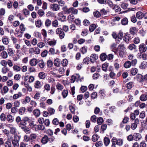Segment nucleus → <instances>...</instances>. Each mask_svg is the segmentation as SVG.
<instances>
[{"label": "nucleus", "mask_w": 147, "mask_h": 147, "mask_svg": "<svg viewBox=\"0 0 147 147\" xmlns=\"http://www.w3.org/2000/svg\"><path fill=\"white\" fill-rule=\"evenodd\" d=\"M34 86L36 88H41L42 85L39 81H36L35 82Z\"/></svg>", "instance_id": "nucleus-20"}, {"label": "nucleus", "mask_w": 147, "mask_h": 147, "mask_svg": "<svg viewBox=\"0 0 147 147\" xmlns=\"http://www.w3.org/2000/svg\"><path fill=\"white\" fill-rule=\"evenodd\" d=\"M68 91L67 90H64L62 92L63 97L64 98H65L67 96Z\"/></svg>", "instance_id": "nucleus-46"}, {"label": "nucleus", "mask_w": 147, "mask_h": 147, "mask_svg": "<svg viewBox=\"0 0 147 147\" xmlns=\"http://www.w3.org/2000/svg\"><path fill=\"white\" fill-rule=\"evenodd\" d=\"M16 31L15 34L17 37L21 38L23 34V32L19 30H16Z\"/></svg>", "instance_id": "nucleus-21"}, {"label": "nucleus", "mask_w": 147, "mask_h": 147, "mask_svg": "<svg viewBox=\"0 0 147 147\" xmlns=\"http://www.w3.org/2000/svg\"><path fill=\"white\" fill-rule=\"evenodd\" d=\"M74 106L72 104L70 105L69 106V109L71 113L74 114H75V109Z\"/></svg>", "instance_id": "nucleus-32"}, {"label": "nucleus", "mask_w": 147, "mask_h": 147, "mask_svg": "<svg viewBox=\"0 0 147 147\" xmlns=\"http://www.w3.org/2000/svg\"><path fill=\"white\" fill-rule=\"evenodd\" d=\"M35 24L36 26L37 27L39 28L42 25V22L41 20H38L35 22Z\"/></svg>", "instance_id": "nucleus-56"}, {"label": "nucleus", "mask_w": 147, "mask_h": 147, "mask_svg": "<svg viewBox=\"0 0 147 147\" xmlns=\"http://www.w3.org/2000/svg\"><path fill=\"white\" fill-rule=\"evenodd\" d=\"M51 8L53 11H59L60 7L59 5L56 3L51 4L50 6Z\"/></svg>", "instance_id": "nucleus-6"}, {"label": "nucleus", "mask_w": 147, "mask_h": 147, "mask_svg": "<svg viewBox=\"0 0 147 147\" xmlns=\"http://www.w3.org/2000/svg\"><path fill=\"white\" fill-rule=\"evenodd\" d=\"M139 51L141 53H143L146 51L147 47L144 43H141L139 46Z\"/></svg>", "instance_id": "nucleus-3"}, {"label": "nucleus", "mask_w": 147, "mask_h": 147, "mask_svg": "<svg viewBox=\"0 0 147 147\" xmlns=\"http://www.w3.org/2000/svg\"><path fill=\"white\" fill-rule=\"evenodd\" d=\"M10 132L11 134H16L17 129L15 127H10Z\"/></svg>", "instance_id": "nucleus-34"}, {"label": "nucleus", "mask_w": 147, "mask_h": 147, "mask_svg": "<svg viewBox=\"0 0 147 147\" xmlns=\"http://www.w3.org/2000/svg\"><path fill=\"white\" fill-rule=\"evenodd\" d=\"M74 18V16L72 14L69 15L67 17V20L69 23H71Z\"/></svg>", "instance_id": "nucleus-19"}, {"label": "nucleus", "mask_w": 147, "mask_h": 147, "mask_svg": "<svg viewBox=\"0 0 147 147\" xmlns=\"http://www.w3.org/2000/svg\"><path fill=\"white\" fill-rule=\"evenodd\" d=\"M38 76L40 79H44L46 77V75L45 73L40 72L38 74Z\"/></svg>", "instance_id": "nucleus-22"}, {"label": "nucleus", "mask_w": 147, "mask_h": 147, "mask_svg": "<svg viewBox=\"0 0 147 147\" xmlns=\"http://www.w3.org/2000/svg\"><path fill=\"white\" fill-rule=\"evenodd\" d=\"M140 39L139 38L135 37L134 38L133 42L136 44H138L140 42Z\"/></svg>", "instance_id": "nucleus-63"}, {"label": "nucleus", "mask_w": 147, "mask_h": 147, "mask_svg": "<svg viewBox=\"0 0 147 147\" xmlns=\"http://www.w3.org/2000/svg\"><path fill=\"white\" fill-rule=\"evenodd\" d=\"M101 14L106 15L108 11L104 8H103L100 11Z\"/></svg>", "instance_id": "nucleus-58"}, {"label": "nucleus", "mask_w": 147, "mask_h": 147, "mask_svg": "<svg viewBox=\"0 0 147 147\" xmlns=\"http://www.w3.org/2000/svg\"><path fill=\"white\" fill-rule=\"evenodd\" d=\"M118 49L119 55L121 57H123L125 53V49L124 45L121 44L119 45L118 47Z\"/></svg>", "instance_id": "nucleus-1"}, {"label": "nucleus", "mask_w": 147, "mask_h": 147, "mask_svg": "<svg viewBox=\"0 0 147 147\" xmlns=\"http://www.w3.org/2000/svg\"><path fill=\"white\" fill-rule=\"evenodd\" d=\"M19 140L15 137L14 139L12 141V144L14 147H18L19 146Z\"/></svg>", "instance_id": "nucleus-9"}, {"label": "nucleus", "mask_w": 147, "mask_h": 147, "mask_svg": "<svg viewBox=\"0 0 147 147\" xmlns=\"http://www.w3.org/2000/svg\"><path fill=\"white\" fill-rule=\"evenodd\" d=\"M51 23V21L49 19L46 20L45 22V25L47 27L50 26Z\"/></svg>", "instance_id": "nucleus-40"}, {"label": "nucleus", "mask_w": 147, "mask_h": 147, "mask_svg": "<svg viewBox=\"0 0 147 147\" xmlns=\"http://www.w3.org/2000/svg\"><path fill=\"white\" fill-rule=\"evenodd\" d=\"M57 89L59 90H62L63 88V86L59 83H58L56 85Z\"/></svg>", "instance_id": "nucleus-52"}, {"label": "nucleus", "mask_w": 147, "mask_h": 147, "mask_svg": "<svg viewBox=\"0 0 147 147\" xmlns=\"http://www.w3.org/2000/svg\"><path fill=\"white\" fill-rule=\"evenodd\" d=\"M93 14L94 16L96 18H99L101 16L100 12L98 11L94 12Z\"/></svg>", "instance_id": "nucleus-53"}, {"label": "nucleus", "mask_w": 147, "mask_h": 147, "mask_svg": "<svg viewBox=\"0 0 147 147\" xmlns=\"http://www.w3.org/2000/svg\"><path fill=\"white\" fill-rule=\"evenodd\" d=\"M57 18L58 20L61 22L65 21L66 16L63 15V11L60 12L58 13Z\"/></svg>", "instance_id": "nucleus-4"}, {"label": "nucleus", "mask_w": 147, "mask_h": 147, "mask_svg": "<svg viewBox=\"0 0 147 147\" xmlns=\"http://www.w3.org/2000/svg\"><path fill=\"white\" fill-rule=\"evenodd\" d=\"M113 9L117 12H120L121 10L119 6L117 5H114Z\"/></svg>", "instance_id": "nucleus-24"}, {"label": "nucleus", "mask_w": 147, "mask_h": 147, "mask_svg": "<svg viewBox=\"0 0 147 147\" xmlns=\"http://www.w3.org/2000/svg\"><path fill=\"white\" fill-rule=\"evenodd\" d=\"M26 109L24 107H21L19 110V113L20 114L23 115Z\"/></svg>", "instance_id": "nucleus-43"}, {"label": "nucleus", "mask_w": 147, "mask_h": 147, "mask_svg": "<svg viewBox=\"0 0 147 147\" xmlns=\"http://www.w3.org/2000/svg\"><path fill=\"white\" fill-rule=\"evenodd\" d=\"M131 39L130 34H127L124 36L123 40L127 43H128Z\"/></svg>", "instance_id": "nucleus-10"}, {"label": "nucleus", "mask_w": 147, "mask_h": 147, "mask_svg": "<svg viewBox=\"0 0 147 147\" xmlns=\"http://www.w3.org/2000/svg\"><path fill=\"white\" fill-rule=\"evenodd\" d=\"M128 23V20L127 19L125 18H123L121 20V23L123 25H126Z\"/></svg>", "instance_id": "nucleus-47"}, {"label": "nucleus", "mask_w": 147, "mask_h": 147, "mask_svg": "<svg viewBox=\"0 0 147 147\" xmlns=\"http://www.w3.org/2000/svg\"><path fill=\"white\" fill-rule=\"evenodd\" d=\"M100 58L102 61H104L107 58V55L105 53H102L100 55Z\"/></svg>", "instance_id": "nucleus-35"}, {"label": "nucleus", "mask_w": 147, "mask_h": 147, "mask_svg": "<svg viewBox=\"0 0 147 147\" xmlns=\"http://www.w3.org/2000/svg\"><path fill=\"white\" fill-rule=\"evenodd\" d=\"M38 65L40 68L43 69L45 66V63L42 60H39L38 61Z\"/></svg>", "instance_id": "nucleus-12"}, {"label": "nucleus", "mask_w": 147, "mask_h": 147, "mask_svg": "<svg viewBox=\"0 0 147 147\" xmlns=\"http://www.w3.org/2000/svg\"><path fill=\"white\" fill-rule=\"evenodd\" d=\"M134 140L136 141L139 140L142 138L141 135L139 133H134L133 134Z\"/></svg>", "instance_id": "nucleus-7"}, {"label": "nucleus", "mask_w": 147, "mask_h": 147, "mask_svg": "<svg viewBox=\"0 0 147 147\" xmlns=\"http://www.w3.org/2000/svg\"><path fill=\"white\" fill-rule=\"evenodd\" d=\"M38 13L40 16L41 17L42 16L45 14V12L42 9L38 10Z\"/></svg>", "instance_id": "nucleus-64"}, {"label": "nucleus", "mask_w": 147, "mask_h": 147, "mask_svg": "<svg viewBox=\"0 0 147 147\" xmlns=\"http://www.w3.org/2000/svg\"><path fill=\"white\" fill-rule=\"evenodd\" d=\"M52 26L55 28L59 27V22L57 20H55L52 22Z\"/></svg>", "instance_id": "nucleus-27"}, {"label": "nucleus", "mask_w": 147, "mask_h": 147, "mask_svg": "<svg viewBox=\"0 0 147 147\" xmlns=\"http://www.w3.org/2000/svg\"><path fill=\"white\" fill-rule=\"evenodd\" d=\"M33 113L34 115L36 117H38L40 114V111L38 109H36L34 110Z\"/></svg>", "instance_id": "nucleus-29"}, {"label": "nucleus", "mask_w": 147, "mask_h": 147, "mask_svg": "<svg viewBox=\"0 0 147 147\" xmlns=\"http://www.w3.org/2000/svg\"><path fill=\"white\" fill-rule=\"evenodd\" d=\"M131 74L133 75H135L138 73V70L135 68H133L131 70Z\"/></svg>", "instance_id": "nucleus-36"}, {"label": "nucleus", "mask_w": 147, "mask_h": 147, "mask_svg": "<svg viewBox=\"0 0 147 147\" xmlns=\"http://www.w3.org/2000/svg\"><path fill=\"white\" fill-rule=\"evenodd\" d=\"M0 119L1 120L3 121H5L6 119V116L4 113H2L0 116Z\"/></svg>", "instance_id": "nucleus-49"}, {"label": "nucleus", "mask_w": 147, "mask_h": 147, "mask_svg": "<svg viewBox=\"0 0 147 147\" xmlns=\"http://www.w3.org/2000/svg\"><path fill=\"white\" fill-rule=\"evenodd\" d=\"M13 69L15 71L19 72L21 71V67L17 65H14L13 67Z\"/></svg>", "instance_id": "nucleus-15"}, {"label": "nucleus", "mask_w": 147, "mask_h": 147, "mask_svg": "<svg viewBox=\"0 0 147 147\" xmlns=\"http://www.w3.org/2000/svg\"><path fill=\"white\" fill-rule=\"evenodd\" d=\"M35 126H36L35 130H44L45 128V126L42 124L38 125H36Z\"/></svg>", "instance_id": "nucleus-13"}, {"label": "nucleus", "mask_w": 147, "mask_h": 147, "mask_svg": "<svg viewBox=\"0 0 147 147\" xmlns=\"http://www.w3.org/2000/svg\"><path fill=\"white\" fill-rule=\"evenodd\" d=\"M136 78L138 81L140 82H142L144 81V77L140 74H138L136 76Z\"/></svg>", "instance_id": "nucleus-11"}, {"label": "nucleus", "mask_w": 147, "mask_h": 147, "mask_svg": "<svg viewBox=\"0 0 147 147\" xmlns=\"http://www.w3.org/2000/svg\"><path fill=\"white\" fill-rule=\"evenodd\" d=\"M103 122V120L102 117H99L97 119V123L98 125H101Z\"/></svg>", "instance_id": "nucleus-45"}, {"label": "nucleus", "mask_w": 147, "mask_h": 147, "mask_svg": "<svg viewBox=\"0 0 147 147\" xmlns=\"http://www.w3.org/2000/svg\"><path fill=\"white\" fill-rule=\"evenodd\" d=\"M58 71L60 74H63L65 71V70L63 67H59L58 69Z\"/></svg>", "instance_id": "nucleus-59"}, {"label": "nucleus", "mask_w": 147, "mask_h": 147, "mask_svg": "<svg viewBox=\"0 0 147 147\" xmlns=\"http://www.w3.org/2000/svg\"><path fill=\"white\" fill-rule=\"evenodd\" d=\"M14 106L17 107H20V102L19 101L16 100L13 102Z\"/></svg>", "instance_id": "nucleus-61"}, {"label": "nucleus", "mask_w": 147, "mask_h": 147, "mask_svg": "<svg viewBox=\"0 0 147 147\" xmlns=\"http://www.w3.org/2000/svg\"><path fill=\"white\" fill-rule=\"evenodd\" d=\"M38 61L37 59L33 58L30 61L29 63L30 65L32 66H36L38 63Z\"/></svg>", "instance_id": "nucleus-8"}, {"label": "nucleus", "mask_w": 147, "mask_h": 147, "mask_svg": "<svg viewBox=\"0 0 147 147\" xmlns=\"http://www.w3.org/2000/svg\"><path fill=\"white\" fill-rule=\"evenodd\" d=\"M1 56L4 59H6L7 57V54L6 51H3L1 53Z\"/></svg>", "instance_id": "nucleus-55"}, {"label": "nucleus", "mask_w": 147, "mask_h": 147, "mask_svg": "<svg viewBox=\"0 0 147 147\" xmlns=\"http://www.w3.org/2000/svg\"><path fill=\"white\" fill-rule=\"evenodd\" d=\"M56 32L57 34L59 35L61 39H62L64 38L65 36L64 32L62 31L61 28H57L56 30Z\"/></svg>", "instance_id": "nucleus-2"}, {"label": "nucleus", "mask_w": 147, "mask_h": 147, "mask_svg": "<svg viewBox=\"0 0 147 147\" xmlns=\"http://www.w3.org/2000/svg\"><path fill=\"white\" fill-rule=\"evenodd\" d=\"M112 139L114 142H115L116 144L120 146L122 145L123 141L122 139L120 138L117 139L115 137H113Z\"/></svg>", "instance_id": "nucleus-5"}, {"label": "nucleus", "mask_w": 147, "mask_h": 147, "mask_svg": "<svg viewBox=\"0 0 147 147\" xmlns=\"http://www.w3.org/2000/svg\"><path fill=\"white\" fill-rule=\"evenodd\" d=\"M44 87L45 89L47 91H49L51 89L50 85L47 84L44 85Z\"/></svg>", "instance_id": "nucleus-60"}, {"label": "nucleus", "mask_w": 147, "mask_h": 147, "mask_svg": "<svg viewBox=\"0 0 147 147\" xmlns=\"http://www.w3.org/2000/svg\"><path fill=\"white\" fill-rule=\"evenodd\" d=\"M4 147H11L12 145L11 142L9 141H7L4 143Z\"/></svg>", "instance_id": "nucleus-38"}, {"label": "nucleus", "mask_w": 147, "mask_h": 147, "mask_svg": "<svg viewBox=\"0 0 147 147\" xmlns=\"http://www.w3.org/2000/svg\"><path fill=\"white\" fill-rule=\"evenodd\" d=\"M9 70L8 68L7 67H4L1 69V72L3 74H5Z\"/></svg>", "instance_id": "nucleus-48"}, {"label": "nucleus", "mask_w": 147, "mask_h": 147, "mask_svg": "<svg viewBox=\"0 0 147 147\" xmlns=\"http://www.w3.org/2000/svg\"><path fill=\"white\" fill-rule=\"evenodd\" d=\"M103 145V143L101 141L97 142L95 144V146L96 147H101Z\"/></svg>", "instance_id": "nucleus-44"}, {"label": "nucleus", "mask_w": 147, "mask_h": 147, "mask_svg": "<svg viewBox=\"0 0 147 147\" xmlns=\"http://www.w3.org/2000/svg\"><path fill=\"white\" fill-rule=\"evenodd\" d=\"M98 135L96 134H94L92 136V140L93 142H95L98 140Z\"/></svg>", "instance_id": "nucleus-31"}, {"label": "nucleus", "mask_w": 147, "mask_h": 147, "mask_svg": "<svg viewBox=\"0 0 147 147\" xmlns=\"http://www.w3.org/2000/svg\"><path fill=\"white\" fill-rule=\"evenodd\" d=\"M88 50V47L87 46H84L82 47L80 49V51L82 54L86 53Z\"/></svg>", "instance_id": "nucleus-14"}, {"label": "nucleus", "mask_w": 147, "mask_h": 147, "mask_svg": "<svg viewBox=\"0 0 147 147\" xmlns=\"http://www.w3.org/2000/svg\"><path fill=\"white\" fill-rule=\"evenodd\" d=\"M131 65V62L129 61L126 62L124 64V67L126 68L130 67Z\"/></svg>", "instance_id": "nucleus-39"}, {"label": "nucleus", "mask_w": 147, "mask_h": 147, "mask_svg": "<svg viewBox=\"0 0 147 147\" xmlns=\"http://www.w3.org/2000/svg\"><path fill=\"white\" fill-rule=\"evenodd\" d=\"M108 64L107 63H105L103 64L102 65V70L105 71H106L107 70V68L108 67Z\"/></svg>", "instance_id": "nucleus-50"}, {"label": "nucleus", "mask_w": 147, "mask_h": 147, "mask_svg": "<svg viewBox=\"0 0 147 147\" xmlns=\"http://www.w3.org/2000/svg\"><path fill=\"white\" fill-rule=\"evenodd\" d=\"M76 77L78 78H80V76L79 74H76V76H72L71 78V83H74Z\"/></svg>", "instance_id": "nucleus-30"}, {"label": "nucleus", "mask_w": 147, "mask_h": 147, "mask_svg": "<svg viewBox=\"0 0 147 147\" xmlns=\"http://www.w3.org/2000/svg\"><path fill=\"white\" fill-rule=\"evenodd\" d=\"M68 61L66 59H64L61 61V64L63 66L65 67L67 65Z\"/></svg>", "instance_id": "nucleus-51"}, {"label": "nucleus", "mask_w": 147, "mask_h": 147, "mask_svg": "<svg viewBox=\"0 0 147 147\" xmlns=\"http://www.w3.org/2000/svg\"><path fill=\"white\" fill-rule=\"evenodd\" d=\"M3 43L5 45H7L9 43V39L7 37L3 38L2 39Z\"/></svg>", "instance_id": "nucleus-28"}, {"label": "nucleus", "mask_w": 147, "mask_h": 147, "mask_svg": "<svg viewBox=\"0 0 147 147\" xmlns=\"http://www.w3.org/2000/svg\"><path fill=\"white\" fill-rule=\"evenodd\" d=\"M48 110L49 113L51 115H53L54 113L55 110L52 108H48Z\"/></svg>", "instance_id": "nucleus-54"}, {"label": "nucleus", "mask_w": 147, "mask_h": 147, "mask_svg": "<svg viewBox=\"0 0 147 147\" xmlns=\"http://www.w3.org/2000/svg\"><path fill=\"white\" fill-rule=\"evenodd\" d=\"M110 139L107 137H105L104 139V143L105 146H107L110 142Z\"/></svg>", "instance_id": "nucleus-17"}, {"label": "nucleus", "mask_w": 147, "mask_h": 147, "mask_svg": "<svg viewBox=\"0 0 147 147\" xmlns=\"http://www.w3.org/2000/svg\"><path fill=\"white\" fill-rule=\"evenodd\" d=\"M140 99L142 101H146L147 100V94H142L140 97Z\"/></svg>", "instance_id": "nucleus-18"}, {"label": "nucleus", "mask_w": 147, "mask_h": 147, "mask_svg": "<svg viewBox=\"0 0 147 147\" xmlns=\"http://www.w3.org/2000/svg\"><path fill=\"white\" fill-rule=\"evenodd\" d=\"M28 78L29 79L28 82L30 83L33 82L34 80V77L32 76H30L28 77V76L25 77V79L27 80Z\"/></svg>", "instance_id": "nucleus-42"}, {"label": "nucleus", "mask_w": 147, "mask_h": 147, "mask_svg": "<svg viewBox=\"0 0 147 147\" xmlns=\"http://www.w3.org/2000/svg\"><path fill=\"white\" fill-rule=\"evenodd\" d=\"M26 124L24 123L23 122L21 121L20 122V123L19 125V127H20L22 129H24L26 127Z\"/></svg>", "instance_id": "nucleus-57"}, {"label": "nucleus", "mask_w": 147, "mask_h": 147, "mask_svg": "<svg viewBox=\"0 0 147 147\" xmlns=\"http://www.w3.org/2000/svg\"><path fill=\"white\" fill-rule=\"evenodd\" d=\"M48 141V138L46 135H45L42 138L41 142L43 144H45Z\"/></svg>", "instance_id": "nucleus-25"}, {"label": "nucleus", "mask_w": 147, "mask_h": 147, "mask_svg": "<svg viewBox=\"0 0 147 147\" xmlns=\"http://www.w3.org/2000/svg\"><path fill=\"white\" fill-rule=\"evenodd\" d=\"M121 3L120 5L122 8L124 9H126L127 8L128 6L127 3L123 2H121Z\"/></svg>", "instance_id": "nucleus-37"}, {"label": "nucleus", "mask_w": 147, "mask_h": 147, "mask_svg": "<svg viewBox=\"0 0 147 147\" xmlns=\"http://www.w3.org/2000/svg\"><path fill=\"white\" fill-rule=\"evenodd\" d=\"M147 62L146 61H144L142 62L141 65L140 66V67L141 69H145L146 67Z\"/></svg>", "instance_id": "nucleus-33"}, {"label": "nucleus", "mask_w": 147, "mask_h": 147, "mask_svg": "<svg viewBox=\"0 0 147 147\" xmlns=\"http://www.w3.org/2000/svg\"><path fill=\"white\" fill-rule=\"evenodd\" d=\"M7 120L10 123H12L13 121L14 118L11 115H8L7 117Z\"/></svg>", "instance_id": "nucleus-23"}, {"label": "nucleus", "mask_w": 147, "mask_h": 147, "mask_svg": "<svg viewBox=\"0 0 147 147\" xmlns=\"http://www.w3.org/2000/svg\"><path fill=\"white\" fill-rule=\"evenodd\" d=\"M100 75L98 73H95L93 74L92 76V78L94 80L97 79L99 77Z\"/></svg>", "instance_id": "nucleus-62"}, {"label": "nucleus", "mask_w": 147, "mask_h": 147, "mask_svg": "<svg viewBox=\"0 0 147 147\" xmlns=\"http://www.w3.org/2000/svg\"><path fill=\"white\" fill-rule=\"evenodd\" d=\"M96 27V25L94 24L91 25L89 28V30L91 32H93Z\"/></svg>", "instance_id": "nucleus-41"}, {"label": "nucleus", "mask_w": 147, "mask_h": 147, "mask_svg": "<svg viewBox=\"0 0 147 147\" xmlns=\"http://www.w3.org/2000/svg\"><path fill=\"white\" fill-rule=\"evenodd\" d=\"M137 18L139 19H142L143 18V13L141 11H138L136 14Z\"/></svg>", "instance_id": "nucleus-16"}, {"label": "nucleus", "mask_w": 147, "mask_h": 147, "mask_svg": "<svg viewBox=\"0 0 147 147\" xmlns=\"http://www.w3.org/2000/svg\"><path fill=\"white\" fill-rule=\"evenodd\" d=\"M54 64L55 66L59 67L60 65V60L58 58L55 59L54 61Z\"/></svg>", "instance_id": "nucleus-26"}]
</instances>
